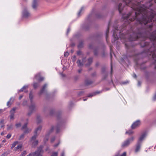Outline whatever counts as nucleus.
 <instances>
[{
    "mask_svg": "<svg viewBox=\"0 0 156 156\" xmlns=\"http://www.w3.org/2000/svg\"><path fill=\"white\" fill-rule=\"evenodd\" d=\"M103 74V77L102 78V80H104L106 79L107 78L108 76V73H106L104 74Z\"/></svg>",
    "mask_w": 156,
    "mask_h": 156,
    "instance_id": "nucleus-23",
    "label": "nucleus"
},
{
    "mask_svg": "<svg viewBox=\"0 0 156 156\" xmlns=\"http://www.w3.org/2000/svg\"><path fill=\"white\" fill-rule=\"evenodd\" d=\"M122 4L120 3L118 5V9L119 11V13H121L122 10L123 9V7L122 5Z\"/></svg>",
    "mask_w": 156,
    "mask_h": 156,
    "instance_id": "nucleus-17",
    "label": "nucleus"
},
{
    "mask_svg": "<svg viewBox=\"0 0 156 156\" xmlns=\"http://www.w3.org/2000/svg\"><path fill=\"white\" fill-rule=\"evenodd\" d=\"M107 73L108 72L106 71V68L105 66L102 67L101 69V74H104Z\"/></svg>",
    "mask_w": 156,
    "mask_h": 156,
    "instance_id": "nucleus-20",
    "label": "nucleus"
},
{
    "mask_svg": "<svg viewBox=\"0 0 156 156\" xmlns=\"http://www.w3.org/2000/svg\"><path fill=\"white\" fill-rule=\"evenodd\" d=\"M146 135V133H144L142 135L140 136V137L139 138V140L138 141V142H139L141 143L142 141L144 140V138L145 137Z\"/></svg>",
    "mask_w": 156,
    "mask_h": 156,
    "instance_id": "nucleus-14",
    "label": "nucleus"
},
{
    "mask_svg": "<svg viewBox=\"0 0 156 156\" xmlns=\"http://www.w3.org/2000/svg\"><path fill=\"white\" fill-rule=\"evenodd\" d=\"M11 136V134H8L7 136H6V137L7 139H9Z\"/></svg>",
    "mask_w": 156,
    "mask_h": 156,
    "instance_id": "nucleus-50",
    "label": "nucleus"
},
{
    "mask_svg": "<svg viewBox=\"0 0 156 156\" xmlns=\"http://www.w3.org/2000/svg\"><path fill=\"white\" fill-rule=\"evenodd\" d=\"M42 129V126H39L37 127L34 131V133H37V132L39 131H41Z\"/></svg>",
    "mask_w": 156,
    "mask_h": 156,
    "instance_id": "nucleus-21",
    "label": "nucleus"
},
{
    "mask_svg": "<svg viewBox=\"0 0 156 156\" xmlns=\"http://www.w3.org/2000/svg\"><path fill=\"white\" fill-rule=\"evenodd\" d=\"M22 145L21 144H19L16 147H15L14 149V151H17L18 150H19L20 151H22Z\"/></svg>",
    "mask_w": 156,
    "mask_h": 156,
    "instance_id": "nucleus-16",
    "label": "nucleus"
},
{
    "mask_svg": "<svg viewBox=\"0 0 156 156\" xmlns=\"http://www.w3.org/2000/svg\"><path fill=\"white\" fill-rule=\"evenodd\" d=\"M134 137L133 136L131 138L127 139L124 142V143L122 144V147L124 148L129 146V145L130 143L134 140Z\"/></svg>",
    "mask_w": 156,
    "mask_h": 156,
    "instance_id": "nucleus-3",
    "label": "nucleus"
},
{
    "mask_svg": "<svg viewBox=\"0 0 156 156\" xmlns=\"http://www.w3.org/2000/svg\"><path fill=\"white\" fill-rule=\"evenodd\" d=\"M134 132L132 131L131 130H129L126 132V134H128L129 135H131L133 134Z\"/></svg>",
    "mask_w": 156,
    "mask_h": 156,
    "instance_id": "nucleus-31",
    "label": "nucleus"
},
{
    "mask_svg": "<svg viewBox=\"0 0 156 156\" xmlns=\"http://www.w3.org/2000/svg\"><path fill=\"white\" fill-rule=\"evenodd\" d=\"M23 17L27 18L30 16V14L27 10L25 9L23 12Z\"/></svg>",
    "mask_w": 156,
    "mask_h": 156,
    "instance_id": "nucleus-7",
    "label": "nucleus"
},
{
    "mask_svg": "<svg viewBox=\"0 0 156 156\" xmlns=\"http://www.w3.org/2000/svg\"><path fill=\"white\" fill-rule=\"evenodd\" d=\"M129 83V82L128 81H126V82H122V84H126L127 83Z\"/></svg>",
    "mask_w": 156,
    "mask_h": 156,
    "instance_id": "nucleus-62",
    "label": "nucleus"
},
{
    "mask_svg": "<svg viewBox=\"0 0 156 156\" xmlns=\"http://www.w3.org/2000/svg\"><path fill=\"white\" fill-rule=\"evenodd\" d=\"M24 90V89H23L22 88L20 89L19 90V92H22V91H23Z\"/></svg>",
    "mask_w": 156,
    "mask_h": 156,
    "instance_id": "nucleus-63",
    "label": "nucleus"
},
{
    "mask_svg": "<svg viewBox=\"0 0 156 156\" xmlns=\"http://www.w3.org/2000/svg\"><path fill=\"white\" fill-rule=\"evenodd\" d=\"M55 140V137L54 136L51 139V142H53Z\"/></svg>",
    "mask_w": 156,
    "mask_h": 156,
    "instance_id": "nucleus-51",
    "label": "nucleus"
},
{
    "mask_svg": "<svg viewBox=\"0 0 156 156\" xmlns=\"http://www.w3.org/2000/svg\"><path fill=\"white\" fill-rule=\"evenodd\" d=\"M113 35L114 36V38L115 41L117 40L118 39V37L117 35L115 34V31L114 32Z\"/></svg>",
    "mask_w": 156,
    "mask_h": 156,
    "instance_id": "nucleus-30",
    "label": "nucleus"
},
{
    "mask_svg": "<svg viewBox=\"0 0 156 156\" xmlns=\"http://www.w3.org/2000/svg\"><path fill=\"white\" fill-rule=\"evenodd\" d=\"M34 78L38 81L40 82L44 80V78L41 76L39 74H38L35 76Z\"/></svg>",
    "mask_w": 156,
    "mask_h": 156,
    "instance_id": "nucleus-10",
    "label": "nucleus"
},
{
    "mask_svg": "<svg viewBox=\"0 0 156 156\" xmlns=\"http://www.w3.org/2000/svg\"><path fill=\"white\" fill-rule=\"evenodd\" d=\"M100 65V63L98 62H97L95 64V66L96 67H98Z\"/></svg>",
    "mask_w": 156,
    "mask_h": 156,
    "instance_id": "nucleus-40",
    "label": "nucleus"
},
{
    "mask_svg": "<svg viewBox=\"0 0 156 156\" xmlns=\"http://www.w3.org/2000/svg\"><path fill=\"white\" fill-rule=\"evenodd\" d=\"M29 98L30 100L31 105L35 104V103L33 102V93L32 91H30V92L29 94Z\"/></svg>",
    "mask_w": 156,
    "mask_h": 156,
    "instance_id": "nucleus-12",
    "label": "nucleus"
},
{
    "mask_svg": "<svg viewBox=\"0 0 156 156\" xmlns=\"http://www.w3.org/2000/svg\"><path fill=\"white\" fill-rule=\"evenodd\" d=\"M76 63H77L78 66H83V64L81 62V61L80 60H78L77 61Z\"/></svg>",
    "mask_w": 156,
    "mask_h": 156,
    "instance_id": "nucleus-28",
    "label": "nucleus"
},
{
    "mask_svg": "<svg viewBox=\"0 0 156 156\" xmlns=\"http://www.w3.org/2000/svg\"><path fill=\"white\" fill-rule=\"evenodd\" d=\"M38 0H33L32 7L34 9H36L38 5Z\"/></svg>",
    "mask_w": 156,
    "mask_h": 156,
    "instance_id": "nucleus-11",
    "label": "nucleus"
},
{
    "mask_svg": "<svg viewBox=\"0 0 156 156\" xmlns=\"http://www.w3.org/2000/svg\"><path fill=\"white\" fill-rule=\"evenodd\" d=\"M38 140H36L32 143V145L34 146L35 147L38 145Z\"/></svg>",
    "mask_w": 156,
    "mask_h": 156,
    "instance_id": "nucleus-27",
    "label": "nucleus"
},
{
    "mask_svg": "<svg viewBox=\"0 0 156 156\" xmlns=\"http://www.w3.org/2000/svg\"><path fill=\"white\" fill-rule=\"evenodd\" d=\"M94 83V81L89 79H87L84 81V84L86 86L90 85Z\"/></svg>",
    "mask_w": 156,
    "mask_h": 156,
    "instance_id": "nucleus-9",
    "label": "nucleus"
},
{
    "mask_svg": "<svg viewBox=\"0 0 156 156\" xmlns=\"http://www.w3.org/2000/svg\"><path fill=\"white\" fill-rule=\"evenodd\" d=\"M69 55V52L68 51H66L64 54L65 57H67Z\"/></svg>",
    "mask_w": 156,
    "mask_h": 156,
    "instance_id": "nucleus-49",
    "label": "nucleus"
},
{
    "mask_svg": "<svg viewBox=\"0 0 156 156\" xmlns=\"http://www.w3.org/2000/svg\"><path fill=\"white\" fill-rule=\"evenodd\" d=\"M36 109L35 104H31L29 106V112L27 115L30 116Z\"/></svg>",
    "mask_w": 156,
    "mask_h": 156,
    "instance_id": "nucleus-4",
    "label": "nucleus"
},
{
    "mask_svg": "<svg viewBox=\"0 0 156 156\" xmlns=\"http://www.w3.org/2000/svg\"><path fill=\"white\" fill-rule=\"evenodd\" d=\"M83 9V7H82L78 13V16H80V14L81 12Z\"/></svg>",
    "mask_w": 156,
    "mask_h": 156,
    "instance_id": "nucleus-42",
    "label": "nucleus"
},
{
    "mask_svg": "<svg viewBox=\"0 0 156 156\" xmlns=\"http://www.w3.org/2000/svg\"><path fill=\"white\" fill-rule=\"evenodd\" d=\"M94 95V93H93L92 94H89L88 95V97H92V96H93Z\"/></svg>",
    "mask_w": 156,
    "mask_h": 156,
    "instance_id": "nucleus-61",
    "label": "nucleus"
},
{
    "mask_svg": "<svg viewBox=\"0 0 156 156\" xmlns=\"http://www.w3.org/2000/svg\"><path fill=\"white\" fill-rule=\"evenodd\" d=\"M91 75L92 76L94 77L96 76V73L94 72L91 74Z\"/></svg>",
    "mask_w": 156,
    "mask_h": 156,
    "instance_id": "nucleus-54",
    "label": "nucleus"
},
{
    "mask_svg": "<svg viewBox=\"0 0 156 156\" xmlns=\"http://www.w3.org/2000/svg\"><path fill=\"white\" fill-rule=\"evenodd\" d=\"M9 154L7 152H5L3 153L1 155L2 156H6L8 155Z\"/></svg>",
    "mask_w": 156,
    "mask_h": 156,
    "instance_id": "nucleus-35",
    "label": "nucleus"
},
{
    "mask_svg": "<svg viewBox=\"0 0 156 156\" xmlns=\"http://www.w3.org/2000/svg\"><path fill=\"white\" fill-rule=\"evenodd\" d=\"M83 91H80L78 93V95L79 96L81 95H82V94H83Z\"/></svg>",
    "mask_w": 156,
    "mask_h": 156,
    "instance_id": "nucleus-55",
    "label": "nucleus"
},
{
    "mask_svg": "<svg viewBox=\"0 0 156 156\" xmlns=\"http://www.w3.org/2000/svg\"><path fill=\"white\" fill-rule=\"evenodd\" d=\"M28 88V86H23L22 88L24 89V90H25L26 89V88Z\"/></svg>",
    "mask_w": 156,
    "mask_h": 156,
    "instance_id": "nucleus-57",
    "label": "nucleus"
},
{
    "mask_svg": "<svg viewBox=\"0 0 156 156\" xmlns=\"http://www.w3.org/2000/svg\"><path fill=\"white\" fill-rule=\"evenodd\" d=\"M141 143L137 142L136 146V147L135 149V152H137L139 151L141 146Z\"/></svg>",
    "mask_w": 156,
    "mask_h": 156,
    "instance_id": "nucleus-13",
    "label": "nucleus"
},
{
    "mask_svg": "<svg viewBox=\"0 0 156 156\" xmlns=\"http://www.w3.org/2000/svg\"><path fill=\"white\" fill-rule=\"evenodd\" d=\"M120 156H126V153L124 152Z\"/></svg>",
    "mask_w": 156,
    "mask_h": 156,
    "instance_id": "nucleus-58",
    "label": "nucleus"
},
{
    "mask_svg": "<svg viewBox=\"0 0 156 156\" xmlns=\"http://www.w3.org/2000/svg\"><path fill=\"white\" fill-rule=\"evenodd\" d=\"M21 123H19L16 124V128H18L20 127L21 126Z\"/></svg>",
    "mask_w": 156,
    "mask_h": 156,
    "instance_id": "nucleus-39",
    "label": "nucleus"
},
{
    "mask_svg": "<svg viewBox=\"0 0 156 156\" xmlns=\"http://www.w3.org/2000/svg\"><path fill=\"white\" fill-rule=\"evenodd\" d=\"M25 129V130L24 132V133H28L30 132L29 129L27 128Z\"/></svg>",
    "mask_w": 156,
    "mask_h": 156,
    "instance_id": "nucleus-41",
    "label": "nucleus"
},
{
    "mask_svg": "<svg viewBox=\"0 0 156 156\" xmlns=\"http://www.w3.org/2000/svg\"><path fill=\"white\" fill-rule=\"evenodd\" d=\"M83 47V43L82 42H80L79 43L78 45V48H81Z\"/></svg>",
    "mask_w": 156,
    "mask_h": 156,
    "instance_id": "nucleus-32",
    "label": "nucleus"
},
{
    "mask_svg": "<svg viewBox=\"0 0 156 156\" xmlns=\"http://www.w3.org/2000/svg\"><path fill=\"white\" fill-rule=\"evenodd\" d=\"M54 111L53 110H51L50 111V114L51 115H52L54 113Z\"/></svg>",
    "mask_w": 156,
    "mask_h": 156,
    "instance_id": "nucleus-53",
    "label": "nucleus"
},
{
    "mask_svg": "<svg viewBox=\"0 0 156 156\" xmlns=\"http://www.w3.org/2000/svg\"><path fill=\"white\" fill-rule=\"evenodd\" d=\"M11 100V98H10V100L7 103V105L9 107H10L11 105V103H10Z\"/></svg>",
    "mask_w": 156,
    "mask_h": 156,
    "instance_id": "nucleus-34",
    "label": "nucleus"
},
{
    "mask_svg": "<svg viewBox=\"0 0 156 156\" xmlns=\"http://www.w3.org/2000/svg\"><path fill=\"white\" fill-rule=\"evenodd\" d=\"M105 55L106 54L105 52V51H103L101 54L102 57L103 58L105 57Z\"/></svg>",
    "mask_w": 156,
    "mask_h": 156,
    "instance_id": "nucleus-48",
    "label": "nucleus"
},
{
    "mask_svg": "<svg viewBox=\"0 0 156 156\" xmlns=\"http://www.w3.org/2000/svg\"><path fill=\"white\" fill-rule=\"evenodd\" d=\"M54 129V127L52 126L51 129L48 131L47 134H46V136H48L50 133L52 132Z\"/></svg>",
    "mask_w": 156,
    "mask_h": 156,
    "instance_id": "nucleus-18",
    "label": "nucleus"
},
{
    "mask_svg": "<svg viewBox=\"0 0 156 156\" xmlns=\"http://www.w3.org/2000/svg\"><path fill=\"white\" fill-rule=\"evenodd\" d=\"M4 122V120L3 119H2L1 120L0 122V124H3Z\"/></svg>",
    "mask_w": 156,
    "mask_h": 156,
    "instance_id": "nucleus-60",
    "label": "nucleus"
},
{
    "mask_svg": "<svg viewBox=\"0 0 156 156\" xmlns=\"http://www.w3.org/2000/svg\"><path fill=\"white\" fill-rule=\"evenodd\" d=\"M7 126H8V127L7 128V129L8 130H9L10 129H11L12 128V125H11L9 126L7 125Z\"/></svg>",
    "mask_w": 156,
    "mask_h": 156,
    "instance_id": "nucleus-47",
    "label": "nucleus"
},
{
    "mask_svg": "<svg viewBox=\"0 0 156 156\" xmlns=\"http://www.w3.org/2000/svg\"><path fill=\"white\" fill-rule=\"evenodd\" d=\"M16 109V107L13 108L10 112V119L14 118V114L15 113V111Z\"/></svg>",
    "mask_w": 156,
    "mask_h": 156,
    "instance_id": "nucleus-8",
    "label": "nucleus"
},
{
    "mask_svg": "<svg viewBox=\"0 0 156 156\" xmlns=\"http://www.w3.org/2000/svg\"><path fill=\"white\" fill-rule=\"evenodd\" d=\"M37 123H40L41 122V119L40 116L39 115H37Z\"/></svg>",
    "mask_w": 156,
    "mask_h": 156,
    "instance_id": "nucleus-25",
    "label": "nucleus"
},
{
    "mask_svg": "<svg viewBox=\"0 0 156 156\" xmlns=\"http://www.w3.org/2000/svg\"><path fill=\"white\" fill-rule=\"evenodd\" d=\"M51 156H58V153L56 152H54Z\"/></svg>",
    "mask_w": 156,
    "mask_h": 156,
    "instance_id": "nucleus-45",
    "label": "nucleus"
},
{
    "mask_svg": "<svg viewBox=\"0 0 156 156\" xmlns=\"http://www.w3.org/2000/svg\"><path fill=\"white\" fill-rule=\"evenodd\" d=\"M87 61L88 62L85 65L86 66H89L93 62V58L92 57L89 58L88 59Z\"/></svg>",
    "mask_w": 156,
    "mask_h": 156,
    "instance_id": "nucleus-15",
    "label": "nucleus"
},
{
    "mask_svg": "<svg viewBox=\"0 0 156 156\" xmlns=\"http://www.w3.org/2000/svg\"><path fill=\"white\" fill-rule=\"evenodd\" d=\"M98 49L96 48L94 49V55L95 56H98Z\"/></svg>",
    "mask_w": 156,
    "mask_h": 156,
    "instance_id": "nucleus-19",
    "label": "nucleus"
},
{
    "mask_svg": "<svg viewBox=\"0 0 156 156\" xmlns=\"http://www.w3.org/2000/svg\"><path fill=\"white\" fill-rule=\"evenodd\" d=\"M19 143L18 141H16L14 142L12 145V147H11V149H12L16 145Z\"/></svg>",
    "mask_w": 156,
    "mask_h": 156,
    "instance_id": "nucleus-26",
    "label": "nucleus"
},
{
    "mask_svg": "<svg viewBox=\"0 0 156 156\" xmlns=\"http://www.w3.org/2000/svg\"><path fill=\"white\" fill-rule=\"evenodd\" d=\"M60 144V142H58L57 144H56L55 145H54V147H58V145L59 144Z\"/></svg>",
    "mask_w": 156,
    "mask_h": 156,
    "instance_id": "nucleus-56",
    "label": "nucleus"
},
{
    "mask_svg": "<svg viewBox=\"0 0 156 156\" xmlns=\"http://www.w3.org/2000/svg\"><path fill=\"white\" fill-rule=\"evenodd\" d=\"M47 86V85L46 84H44L40 92L38 93V94L39 95H41L44 93H45L46 95L48 94V93H47V90H46Z\"/></svg>",
    "mask_w": 156,
    "mask_h": 156,
    "instance_id": "nucleus-5",
    "label": "nucleus"
},
{
    "mask_svg": "<svg viewBox=\"0 0 156 156\" xmlns=\"http://www.w3.org/2000/svg\"><path fill=\"white\" fill-rule=\"evenodd\" d=\"M101 92H100V91H96V92H94L93 93L94 95H95L96 94H99Z\"/></svg>",
    "mask_w": 156,
    "mask_h": 156,
    "instance_id": "nucleus-52",
    "label": "nucleus"
},
{
    "mask_svg": "<svg viewBox=\"0 0 156 156\" xmlns=\"http://www.w3.org/2000/svg\"><path fill=\"white\" fill-rule=\"evenodd\" d=\"M79 76H76L74 77V79L75 81H77L79 79Z\"/></svg>",
    "mask_w": 156,
    "mask_h": 156,
    "instance_id": "nucleus-44",
    "label": "nucleus"
},
{
    "mask_svg": "<svg viewBox=\"0 0 156 156\" xmlns=\"http://www.w3.org/2000/svg\"><path fill=\"white\" fill-rule=\"evenodd\" d=\"M133 77L134 78H136L137 77V76L136 75V74H135V73H133Z\"/></svg>",
    "mask_w": 156,
    "mask_h": 156,
    "instance_id": "nucleus-64",
    "label": "nucleus"
},
{
    "mask_svg": "<svg viewBox=\"0 0 156 156\" xmlns=\"http://www.w3.org/2000/svg\"><path fill=\"white\" fill-rule=\"evenodd\" d=\"M38 134L37 133H34V135L31 138V140H35L37 137L38 136Z\"/></svg>",
    "mask_w": 156,
    "mask_h": 156,
    "instance_id": "nucleus-24",
    "label": "nucleus"
},
{
    "mask_svg": "<svg viewBox=\"0 0 156 156\" xmlns=\"http://www.w3.org/2000/svg\"><path fill=\"white\" fill-rule=\"evenodd\" d=\"M27 101L26 100H24L22 103V105L23 106L26 105L27 104Z\"/></svg>",
    "mask_w": 156,
    "mask_h": 156,
    "instance_id": "nucleus-37",
    "label": "nucleus"
},
{
    "mask_svg": "<svg viewBox=\"0 0 156 156\" xmlns=\"http://www.w3.org/2000/svg\"><path fill=\"white\" fill-rule=\"evenodd\" d=\"M24 134H21L20 136V137H19V140H20L22 139H23L24 138Z\"/></svg>",
    "mask_w": 156,
    "mask_h": 156,
    "instance_id": "nucleus-43",
    "label": "nucleus"
},
{
    "mask_svg": "<svg viewBox=\"0 0 156 156\" xmlns=\"http://www.w3.org/2000/svg\"><path fill=\"white\" fill-rule=\"evenodd\" d=\"M125 4L130 6L134 11L127 14H123L122 18L124 20H129L132 22L136 20L138 26L139 25H144V28H139L136 33L140 36H149L150 39L152 41L151 44L153 47H150V43L143 41L140 44L141 47H146L147 49L141 53H137L135 49L131 47L128 48L127 51V55L129 57H135V60L136 61L142 57L143 55L146 53L147 55H151L153 59L156 61V49L154 47H156V30L151 32L153 27L152 20L154 21V16L153 13L149 12L147 9L139 6V2L137 0H123Z\"/></svg>",
    "mask_w": 156,
    "mask_h": 156,
    "instance_id": "nucleus-1",
    "label": "nucleus"
},
{
    "mask_svg": "<svg viewBox=\"0 0 156 156\" xmlns=\"http://www.w3.org/2000/svg\"><path fill=\"white\" fill-rule=\"evenodd\" d=\"M39 86V84L38 83H34L33 84V86L34 89H36Z\"/></svg>",
    "mask_w": 156,
    "mask_h": 156,
    "instance_id": "nucleus-22",
    "label": "nucleus"
},
{
    "mask_svg": "<svg viewBox=\"0 0 156 156\" xmlns=\"http://www.w3.org/2000/svg\"><path fill=\"white\" fill-rule=\"evenodd\" d=\"M77 54L78 55H82V52L80 51H77Z\"/></svg>",
    "mask_w": 156,
    "mask_h": 156,
    "instance_id": "nucleus-46",
    "label": "nucleus"
},
{
    "mask_svg": "<svg viewBox=\"0 0 156 156\" xmlns=\"http://www.w3.org/2000/svg\"><path fill=\"white\" fill-rule=\"evenodd\" d=\"M28 123H26L24 124L23 126H22L21 128L22 130H23L25 129H27V125Z\"/></svg>",
    "mask_w": 156,
    "mask_h": 156,
    "instance_id": "nucleus-29",
    "label": "nucleus"
},
{
    "mask_svg": "<svg viewBox=\"0 0 156 156\" xmlns=\"http://www.w3.org/2000/svg\"><path fill=\"white\" fill-rule=\"evenodd\" d=\"M140 124V122L139 120H137L134 122L131 126V128L133 129H135L136 127L138 126Z\"/></svg>",
    "mask_w": 156,
    "mask_h": 156,
    "instance_id": "nucleus-6",
    "label": "nucleus"
},
{
    "mask_svg": "<svg viewBox=\"0 0 156 156\" xmlns=\"http://www.w3.org/2000/svg\"><path fill=\"white\" fill-rule=\"evenodd\" d=\"M109 27H108V28L107 29L106 32V39H107V36H108V33H109Z\"/></svg>",
    "mask_w": 156,
    "mask_h": 156,
    "instance_id": "nucleus-33",
    "label": "nucleus"
},
{
    "mask_svg": "<svg viewBox=\"0 0 156 156\" xmlns=\"http://www.w3.org/2000/svg\"><path fill=\"white\" fill-rule=\"evenodd\" d=\"M93 44H90L88 45V48L90 49H92L93 48Z\"/></svg>",
    "mask_w": 156,
    "mask_h": 156,
    "instance_id": "nucleus-38",
    "label": "nucleus"
},
{
    "mask_svg": "<svg viewBox=\"0 0 156 156\" xmlns=\"http://www.w3.org/2000/svg\"><path fill=\"white\" fill-rule=\"evenodd\" d=\"M76 56L75 55L74 56H73V61H75L76 60Z\"/></svg>",
    "mask_w": 156,
    "mask_h": 156,
    "instance_id": "nucleus-59",
    "label": "nucleus"
},
{
    "mask_svg": "<svg viewBox=\"0 0 156 156\" xmlns=\"http://www.w3.org/2000/svg\"><path fill=\"white\" fill-rule=\"evenodd\" d=\"M43 146L41 145L37 148V150L35 152H32L33 156H43L44 151L43 150Z\"/></svg>",
    "mask_w": 156,
    "mask_h": 156,
    "instance_id": "nucleus-2",
    "label": "nucleus"
},
{
    "mask_svg": "<svg viewBox=\"0 0 156 156\" xmlns=\"http://www.w3.org/2000/svg\"><path fill=\"white\" fill-rule=\"evenodd\" d=\"M27 154L26 151H23L22 153L21 156H25Z\"/></svg>",
    "mask_w": 156,
    "mask_h": 156,
    "instance_id": "nucleus-36",
    "label": "nucleus"
}]
</instances>
